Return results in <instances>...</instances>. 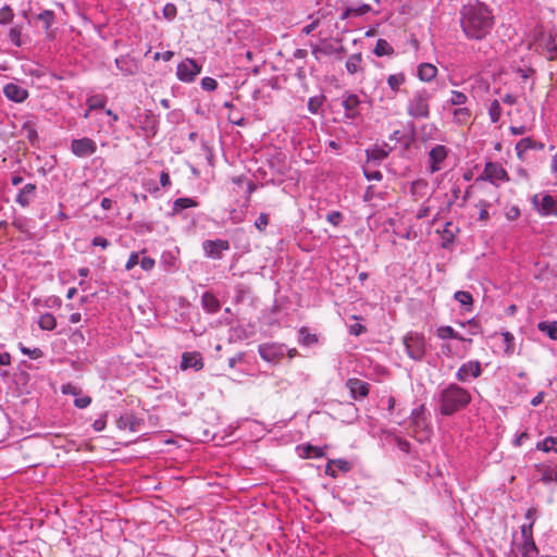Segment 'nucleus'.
I'll return each mask as SVG.
<instances>
[{
  "mask_svg": "<svg viewBox=\"0 0 557 557\" xmlns=\"http://www.w3.org/2000/svg\"><path fill=\"white\" fill-rule=\"evenodd\" d=\"M20 350L22 351V354L30 357L32 359H38L42 356L41 349H39V348L29 349V348L23 346V344H20Z\"/></svg>",
  "mask_w": 557,
  "mask_h": 557,
  "instance_id": "nucleus-53",
  "label": "nucleus"
},
{
  "mask_svg": "<svg viewBox=\"0 0 557 557\" xmlns=\"http://www.w3.org/2000/svg\"><path fill=\"white\" fill-rule=\"evenodd\" d=\"M476 206L481 208L480 213H479V220L480 221L488 220L490 214H488L487 209L491 206L490 202H487L486 200H480Z\"/></svg>",
  "mask_w": 557,
  "mask_h": 557,
  "instance_id": "nucleus-54",
  "label": "nucleus"
},
{
  "mask_svg": "<svg viewBox=\"0 0 557 557\" xmlns=\"http://www.w3.org/2000/svg\"><path fill=\"white\" fill-rule=\"evenodd\" d=\"M140 267L143 270L145 271H150L153 269L154 264H156V261L154 259L150 258V257H144L140 261Z\"/></svg>",
  "mask_w": 557,
  "mask_h": 557,
  "instance_id": "nucleus-62",
  "label": "nucleus"
},
{
  "mask_svg": "<svg viewBox=\"0 0 557 557\" xmlns=\"http://www.w3.org/2000/svg\"><path fill=\"white\" fill-rule=\"evenodd\" d=\"M38 325L41 330L52 331L57 326V320L52 313H44L40 315Z\"/></svg>",
  "mask_w": 557,
  "mask_h": 557,
  "instance_id": "nucleus-36",
  "label": "nucleus"
},
{
  "mask_svg": "<svg viewBox=\"0 0 557 557\" xmlns=\"http://www.w3.org/2000/svg\"><path fill=\"white\" fill-rule=\"evenodd\" d=\"M162 13L164 18H166L168 21H172L177 15V8L174 3H166L163 8Z\"/></svg>",
  "mask_w": 557,
  "mask_h": 557,
  "instance_id": "nucleus-50",
  "label": "nucleus"
},
{
  "mask_svg": "<svg viewBox=\"0 0 557 557\" xmlns=\"http://www.w3.org/2000/svg\"><path fill=\"white\" fill-rule=\"evenodd\" d=\"M488 181L494 186L498 187L500 183L509 182V175L503 165L498 162H486L482 174L476 181Z\"/></svg>",
  "mask_w": 557,
  "mask_h": 557,
  "instance_id": "nucleus-6",
  "label": "nucleus"
},
{
  "mask_svg": "<svg viewBox=\"0 0 557 557\" xmlns=\"http://www.w3.org/2000/svg\"><path fill=\"white\" fill-rule=\"evenodd\" d=\"M460 26L470 40H482L494 26L492 11L484 3L463 5L460 10Z\"/></svg>",
  "mask_w": 557,
  "mask_h": 557,
  "instance_id": "nucleus-1",
  "label": "nucleus"
},
{
  "mask_svg": "<svg viewBox=\"0 0 557 557\" xmlns=\"http://www.w3.org/2000/svg\"><path fill=\"white\" fill-rule=\"evenodd\" d=\"M448 150L443 145H436L429 152V158L431 161L430 172L435 173L441 170L440 164L446 159Z\"/></svg>",
  "mask_w": 557,
  "mask_h": 557,
  "instance_id": "nucleus-19",
  "label": "nucleus"
},
{
  "mask_svg": "<svg viewBox=\"0 0 557 557\" xmlns=\"http://www.w3.org/2000/svg\"><path fill=\"white\" fill-rule=\"evenodd\" d=\"M181 368L183 370L195 369L196 371L203 368V361L199 352H184L182 356Z\"/></svg>",
  "mask_w": 557,
  "mask_h": 557,
  "instance_id": "nucleus-20",
  "label": "nucleus"
},
{
  "mask_svg": "<svg viewBox=\"0 0 557 557\" xmlns=\"http://www.w3.org/2000/svg\"><path fill=\"white\" fill-rule=\"evenodd\" d=\"M326 221L334 226H338L344 221V215L339 211H330L326 214Z\"/></svg>",
  "mask_w": 557,
  "mask_h": 557,
  "instance_id": "nucleus-51",
  "label": "nucleus"
},
{
  "mask_svg": "<svg viewBox=\"0 0 557 557\" xmlns=\"http://www.w3.org/2000/svg\"><path fill=\"white\" fill-rule=\"evenodd\" d=\"M36 190H37V187L35 184H33V183L26 184L24 187H22L20 189V193L16 196V202L23 208L28 207L30 201L36 196Z\"/></svg>",
  "mask_w": 557,
  "mask_h": 557,
  "instance_id": "nucleus-21",
  "label": "nucleus"
},
{
  "mask_svg": "<svg viewBox=\"0 0 557 557\" xmlns=\"http://www.w3.org/2000/svg\"><path fill=\"white\" fill-rule=\"evenodd\" d=\"M405 81L406 77L403 73L392 74L387 77V85L394 92H397Z\"/></svg>",
  "mask_w": 557,
  "mask_h": 557,
  "instance_id": "nucleus-43",
  "label": "nucleus"
},
{
  "mask_svg": "<svg viewBox=\"0 0 557 557\" xmlns=\"http://www.w3.org/2000/svg\"><path fill=\"white\" fill-rule=\"evenodd\" d=\"M403 343L409 358L421 361L425 355V338L417 332H409L404 336Z\"/></svg>",
  "mask_w": 557,
  "mask_h": 557,
  "instance_id": "nucleus-4",
  "label": "nucleus"
},
{
  "mask_svg": "<svg viewBox=\"0 0 557 557\" xmlns=\"http://www.w3.org/2000/svg\"><path fill=\"white\" fill-rule=\"evenodd\" d=\"M533 525L532 523H524L521 525V535L523 540L533 539Z\"/></svg>",
  "mask_w": 557,
  "mask_h": 557,
  "instance_id": "nucleus-60",
  "label": "nucleus"
},
{
  "mask_svg": "<svg viewBox=\"0 0 557 557\" xmlns=\"http://www.w3.org/2000/svg\"><path fill=\"white\" fill-rule=\"evenodd\" d=\"M373 53L376 57L392 55L394 53V48L387 40L379 39L373 49Z\"/></svg>",
  "mask_w": 557,
  "mask_h": 557,
  "instance_id": "nucleus-29",
  "label": "nucleus"
},
{
  "mask_svg": "<svg viewBox=\"0 0 557 557\" xmlns=\"http://www.w3.org/2000/svg\"><path fill=\"white\" fill-rule=\"evenodd\" d=\"M144 424V420L134 413L126 412L121 414L116 420V426L120 430L128 429L132 432H138Z\"/></svg>",
  "mask_w": 557,
  "mask_h": 557,
  "instance_id": "nucleus-17",
  "label": "nucleus"
},
{
  "mask_svg": "<svg viewBox=\"0 0 557 557\" xmlns=\"http://www.w3.org/2000/svg\"><path fill=\"white\" fill-rule=\"evenodd\" d=\"M468 102V96L459 90H451V97L444 104L446 109L447 106H463Z\"/></svg>",
  "mask_w": 557,
  "mask_h": 557,
  "instance_id": "nucleus-39",
  "label": "nucleus"
},
{
  "mask_svg": "<svg viewBox=\"0 0 557 557\" xmlns=\"http://www.w3.org/2000/svg\"><path fill=\"white\" fill-rule=\"evenodd\" d=\"M364 176L368 181H381L383 178V174L377 170H363Z\"/></svg>",
  "mask_w": 557,
  "mask_h": 557,
  "instance_id": "nucleus-59",
  "label": "nucleus"
},
{
  "mask_svg": "<svg viewBox=\"0 0 557 557\" xmlns=\"http://www.w3.org/2000/svg\"><path fill=\"white\" fill-rule=\"evenodd\" d=\"M350 395L354 399L366 398L370 393V384L360 379L351 377L346 382Z\"/></svg>",
  "mask_w": 557,
  "mask_h": 557,
  "instance_id": "nucleus-18",
  "label": "nucleus"
},
{
  "mask_svg": "<svg viewBox=\"0 0 557 557\" xmlns=\"http://www.w3.org/2000/svg\"><path fill=\"white\" fill-rule=\"evenodd\" d=\"M532 205L542 216L557 215V200L548 194H536L532 197Z\"/></svg>",
  "mask_w": 557,
  "mask_h": 557,
  "instance_id": "nucleus-8",
  "label": "nucleus"
},
{
  "mask_svg": "<svg viewBox=\"0 0 557 557\" xmlns=\"http://www.w3.org/2000/svg\"><path fill=\"white\" fill-rule=\"evenodd\" d=\"M260 357L268 362H277L285 355L284 345L276 343L261 344L258 347Z\"/></svg>",
  "mask_w": 557,
  "mask_h": 557,
  "instance_id": "nucleus-12",
  "label": "nucleus"
},
{
  "mask_svg": "<svg viewBox=\"0 0 557 557\" xmlns=\"http://www.w3.org/2000/svg\"><path fill=\"white\" fill-rule=\"evenodd\" d=\"M90 403H91V398L89 396L77 397L74 400L75 407L81 408V409L88 407L90 405Z\"/></svg>",
  "mask_w": 557,
  "mask_h": 557,
  "instance_id": "nucleus-64",
  "label": "nucleus"
},
{
  "mask_svg": "<svg viewBox=\"0 0 557 557\" xmlns=\"http://www.w3.org/2000/svg\"><path fill=\"white\" fill-rule=\"evenodd\" d=\"M22 25H14L9 29L8 38L12 42V45L16 48H20L24 45L22 39Z\"/></svg>",
  "mask_w": 557,
  "mask_h": 557,
  "instance_id": "nucleus-31",
  "label": "nucleus"
},
{
  "mask_svg": "<svg viewBox=\"0 0 557 557\" xmlns=\"http://www.w3.org/2000/svg\"><path fill=\"white\" fill-rule=\"evenodd\" d=\"M331 463L336 467L337 471L347 473L352 469V463L345 459H331Z\"/></svg>",
  "mask_w": 557,
  "mask_h": 557,
  "instance_id": "nucleus-49",
  "label": "nucleus"
},
{
  "mask_svg": "<svg viewBox=\"0 0 557 557\" xmlns=\"http://www.w3.org/2000/svg\"><path fill=\"white\" fill-rule=\"evenodd\" d=\"M61 391L64 395L79 396L82 394V389L72 383L63 384Z\"/></svg>",
  "mask_w": 557,
  "mask_h": 557,
  "instance_id": "nucleus-52",
  "label": "nucleus"
},
{
  "mask_svg": "<svg viewBox=\"0 0 557 557\" xmlns=\"http://www.w3.org/2000/svg\"><path fill=\"white\" fill-rule=\"evenodd\" d=\"M4 96L16 103H22L28 98V90L16 83H8L3 87Z\"/></svg>",
  "mask_w": 557,
  "mask_h": 557,
  "instance_id": "nucleus-16",
  "label": "nucleus"
},
{
  "mask_svg": "<svg viewBox=\"0 0 557 557\" xmlns=\"http://www.w3.org/2000/svg\"><path fill=\"white\" fill-rule=\"evenodd\" d=\"M200 72L201 65H199L194 59H186L177 65L176 75L180 81L191 83Z\"/></svg>",
  "mask_w": 557,
  "mask_h": 557,
  "instance_id": "nucleus-9",
  "label": "nucleus"
},
{
  "mask_svg": "<svg viewBox=\"0 0 557 557\" xmlns=\"http://www.w3.org/2000/svg\"><path fill=\"white\" fill-rule=\"evenodd\" d=\"M482 373V367L481 363L478 360H471L466 363H462L457 373L456 379L459 382H468L470 377L476 379Z\"/></svg>",
  "mask_w": 557,
  "mask_h": 557,
  "instance_id": "nucleus-15",
  "label": "nucleus"
},
{
  "mask_svg": "<svg viewBox=\"0 0 557 557\" xmlns=\"http://www.w3.org/2000/svg\"><path fill=\"white\" fill-rule=\"evenodd\" d=\"M544 50L548 60L553 61L557 59V42L555 41V37L552 34H549L545 39Z\"/></svg>",
  "mask_w": 557,
  "mask_h": 557,
  "instance_id": "nucleus-33",
  "label": "nucleus"
},
{
  "mask_svg": "<svg viewBox=\"0 0 557 557\" xmlns=\"http://www.w3.org/2000/svg\"><path fill=\"white\" fill-rule=\"evenodd\" d=\"M537 329L545 333L550 339H557V322L542 321L537 324Z\"/></svg>",
  "mask_w": 557,
  "mask_h": 557,
  "instance_id": "nucleus-32",
  "label": "nucleus"
},
{
  "mask_svg": "<svg viewBox=\"0 0 557 557\" xmlns=\"http://www.w3.org/2000/svg\"><path fill=\"white\" fill-rule=\"evenodd\" d=\"M201 87L207 91H213L218 87V82L212 77H203L201 79Z\"/></svg>",
  "mask_w": 557,
  "mask_h": 557,
  "instance_id": "nucleus-56",
  "label": "nucleus"
},
{
  "mask_svg": "<svg viewBox=\"0 0 557 557\" xmlns=\"http://www.w3.org/2000/svg\"><path fill=\"white\" fill-rule=\"evenodd\" d=\"M454 298L460 305L468 307L467 310H470L473 305V297L469 292L458 290L455 293Z\"/></svg>",
  "mask_w": 557,
  "mask_h": 557,
  "instance_id": "nucleus-41",
  "label": "nucleus"
},
{
  "mask_svg": "<svg viewBox=\"0 0 557 557\" xmlns=\"http://www.w3.org/2000/svg\"><path fill=\"white\" fill-rule=\"evenodd\" d=\"M299 343L304 346H311L318 342V336L309 332V329L306 326L300 327L299 330Z\"/></svg>",
  "mask_w": 557,
  "mask_h": 557,
  "instance_id": "nucleus-37",
  "label": "nucleus"
},
{
  "mask_svg": "<svg viewBox=\"0 0 557 557\" xmlns=\"http://www.w3.org/2000/svg\"><path fill=\"white\" fill-rule=\"evenodd\" d=\"M235 300L239 302L245 299L246 295L249 293V288L243 284H239L235 287Z\"/></svg>",
  "mask_w": 557,
  "mask_h": 557,
  "instance_id": "nucleus-58",
  "label": "nucleus"
},
{
  "mask_svg": "<svg viewBox=\"0 0 557 557\" xmlns=\"http://www.w3.org/2000/svg\"><path fill=\"white\" fill-rule=\"evenodd\" d=\"M37 20L42 23L45 30L48 33L54 23L55 14L52 10H44L37 15Z\"/></svg>",
  "mask_w": 557,
  "mask_h": 557,
  "instance_id": "nucleus-38",
  "label": "nucleus"
},
{
  "mask_svg": "<svg viewBox=\"0 0 557 557\" xmlns=\"http://www.w3.org/2000/svg\"><path fill=\"white\" fill-rule=\"evenodd\" d=\"M372 10L369 4H361L358 8H352V16H362Z\"/></svg>",
  "mask_w": 557,
  "mask_h": 557,
  "instance_id": "nucleus-63",
  "label": "nucleus"
},
{
  "mask_svg": "<svg viewBox=\"0 0 557 557\" xmlns=\"http://www.w3.org/2000/svg\"><path fill=\"white\" fill-rule=\"evenodd\" d=\"M361 100L356 94H347L343 96L342 106L345 110V117L348 120H356L361 115L360 112Z\"/></svg>",
  "mask_w": 557,
  "mask_h": 557,
  "instance_id": "nucleus-14",
  "label": "nucleus"
},
{
  "mask_svg": "<svg viewBox=\"0 0 557 557\" xmlns=\"http://www.w3.org/2000/svg\"><path fill=\"white\" fill-rule=\"evenodd\" d=\"M520 552L522 557H536L539 555V549L533 539L523 540Z\"/></svg>",
  "mask_w": 557,
  "mask_h": 557,
  "instance_id": "nucleus-28",
  "label": "nucleus"
},
{
  "mask_svg": "<svg viewBox=\"0 0 557 557\" xmlns=\"http://www.w3.org/2000/svg\"><path fill=\"white\" fill-rule=\"evenodd\" d=\"M198 201L194 198H177L173 202V212L172 214H177L178 212L188 209L198 207Z\"/></svg>",
  "mask_w": 557,
  "mask_h": 557,
  "instance_id": "nucleus-27",
  "label": "nucleus"
},
{
  "mask_svg": "<svg viewBox=\"0 0 557 557\" xmlns=\"http://www.w3.org/2000/svg\"><path fill=\"white\" fill-rule=\"evenodd\" d=\"M432 94L426 89L417 90L407 103V114L413 119L430 117V101Z\"/></svg>",
  "mask_w": 557,
  "mask_h": 557,
  "instance_id": "nucleus-3",
  "label": "nucleus"
},
{
  "mask_svg": "<svg viewBox=\"0 0 557 557\" xmlns=\"http://www.w3.org/2000/svg\"><path fill=\"white\" fill-rule=\"evenodd\" d=\"M70 149L72 153L78 158H87L97 151V144L89 137L73 139Z\"/></svg>",
  "mask_w": 557,
  "mask_h": 557,
  "instance_id": "nucleus-10",
  "label": "nucleus"
},
{
  "mask_svg": "<svg viewBox=\"0 0 557 557\" xmlns=\"http://www.w3.org/2000/svg\"><path fill=\"white\" fill-rule=\"evenodd\" d=\"M500 335L505 344L504 354L511 356L515 352V336L508 331L502 332Z\"/></svg>",
  "mask_w": 557,
  "mask_h": 557,
  "instance_id": "nucleus-42",
  "label": "nucleus"
},
{
  "mask_svg": "<svg viewBox=\"0 0 557 557\" xmlns=\"http://www.w3.org/2000/svg\"><path fill=\"white\" fill-rule=\"evenodd\" d=\"M471 394L468 389L456 383H450L438 394V410L442 416H453L467 408L471 403Z\"/></svg>",
  "mask_w": 557,
  "mask_h": 557,
  "instance_id": "nucleus-2",
  "label": "nucleus"
},
{
  "mask_svg": "<svg viewBox=\"0 0 557 557\" xmlns=\"http://www.w3.org/2000/svg\"><path fill=\"white\" fill-rule=\"evenodd\" d=\"M535 469L541 474L540 481L544 484H548L550 482L557 483V465L555 467H549L540 463L535 466Z\"/></svg>",
  "mask_w": 557,
  "mask_h": 557,
  "instance_id": "nucleus-23",
  "label": "nucleus"
},
{
  "mask_svg": "<svg viewBox=\"0 0 557 557\" xmlns=\"http://www.w3.org/2000/svg\"><path fill=\"white\" fill-rule=\"evenodd\" d=\"M437 336L442 339L454 338L458 341H466L458 332H456L451 326H441L437 329Z\"/></svg>",
  "mask_w": 557,
  "mask_h": 557,
  "instance_id": "nucleus-40",
  "label": "nucleus"
},
{
  "mask_svg": "<svg viewBox=\"0 0 557 557\" xmlns=\"http://www.w3.org/2000/svg\"><path fill=\"white\" fill-rule=\"evenodd\" d=\"M471 117V110L467 107L456 108L453 111V119L455 123L466 124Z\"/></svg>",
  "mask_w": 557,
  "mask_h": 557,
  "instance_id": "nucleus-35",
  "label": "nucleus"
},
{
  "mask_svg": "<svg viewBox=\"0 0 557 557\" xmlns=\"http://www.w3.org/2000/svg\"><path fill=\"white\" fill-rule=\"evenodd\" d=\"M201 305L209 313H216L221 308L219 299L210 292L203 293L201 296Z\"/></svg>",
  "mask_w": 557,
  "mask_h": 557,
  "instance_id": "nucleus-25",
  "label": "nucleus"
},
{
  "mask_svg": "<svg viewBox=\"0 0 557 557\" xmlns=\"http://www.w3.org/2000/svg\"><path fill=\"white\" fill-rule=\"evenodd\" d=\"M368 161L380 163L388 157V151L381 147L367 150Z\"/></svg>",
  "mask_w": 557,
  "mask_h": 557,
  "instance_id": "nucleus-34",
  "label": "nucleus"
},
{
  "mask_svg": "<svg viewBox=\"0 0 557 557\" xmlns=\"http://www.w3.org/2000/svg\"><path fill=\"white\" fill-rule=\"evenodd\" d=\"M312 53L314 55L323 54V55H335L337 60H342L346 54V49L344 46L339 45V40L336 41H322L321 46H317L312 49Z\"/></svg>",
  "mask_w": 557,
  "mask_h": 557,
  "instance_id": "nucleus-13",
  "label": "nucleus"
},
{
  "mask_svg": "<svg viewBox=\"0 0 557 557\" xmlns=\"http://www.w3.org/2000/svg\"><path fill=\"white\" fill-rule=\"evenodd\" d=\"M428 182L425 180H417L411 183L410 191L412 196H423L426 188H428Z\"/></svg>",
  "mask_w": 557,
  "mask_h": 557,
  "instance_id": "nucleus-46",
  "label": "nucleus"
},
{
  "mask_svg": "<svg viewBox=\"0 0 557 557\" xmlns=\"http://www.w3.org/2000/svg\"><path fill=\"white\" fill-rule=\"evenodd\" d=\"M305 458H321L325 455L324 448L313 445H306L302 447Z\"/></svg>",
  "mask_w": 557,
  "mask_h": 557,
  "instance_id": "nucleus-44",
  "label": "nucleus"
},
{
  "mask_svg": "<svg viewBox=\"0 0 557 557\" xmlns=\"http://www.w3.org/2000/svg\"><path fill=\"white\" fill-rule=\"evenodd\" d=\"M23 129L26 133V138L30 141L33 146H38L39 144V136L37 131L30 126L29 124H25Z\"/></svg>",
  "mask_w": 557,
  "mask_h": 557,
  "instance_id": "nucleus-48",
  "label": "nucleus"
},
{
  "mask_svg": "<svg viewBox=\"0 0 557 557\" xmlns=\"http://www.w3.org/2000/svg\"><path fill=\"white\" fill-rule=\"evenodd\" d=\"M322 106V100L318 97H312L308 101V109L311 113L317 114Z\"/></svg>",
  "mask_w": 557,
  "mask_h": 557,
  "instance_id": "nucleus-57",
  "label": "nucleus"
},
{
  "mask_svg": "<svg viewBox=\"0 0 557 557\" xmlns=\"http://www.w3.org/2000/svg\"><path fill=\"white\" fill-rule=\"evenodd\" d=\"M530 149L542 150L544 149V144L535 141L530 137H524L516 145L517 156L521 160L523 159V153Z\"/></svg>",
  "mask_w": 557,
  "mask_h": 557,
  "instance_id": "nucleus-22",
  "label": "nucleus"
},
{
  "mask_svg": "<svg viewBox=\"0 0 557 557\" xmlns=\"http://www.w3.org/2000/svg\"><path fill=\"white\" fill-rule=\"evenodd\" d=\"M411 418L416 440L421 443L429 440L431 435V428L428 425L426 418L424 416V405L412 410Z\"/></svg>",
  "mask_w": 557,
  "mask_h": 557,
  "instance_id": "nucleus-7",
  "label": "nucleus"
},
{
  "mask_svg": "<svg viewBox=\"0 0 557 557\" xmlns=\"http://www.w3.org/2000/svg\"><path fill=\"white\" fill-rule=\"evenodd\" d=\"M14 11L9 4H4L0 9V25H8L14 20Z\"/></svg>",
  "mask_w": 557,
  "mask_h": 557,
  "instance_id": "nucleus-45",
  "label": "nucleus"
},
{
  "mask_svg": "<svg viewBox=\"0 0 557 557\" xmlns=\"http://www.w3.org/2000/svg\"><path fill=\"white\" fill-rule=\"evenodd\" d=\"M139 263V255L138 252H132L129 255V258L125 264V269L127 271L132 270L135 265H137Z\"/></svg>",
  "mask_w": 557,
  "mask_h": 557,
  "instance_id": "nucleus-61",
  "label": "nucleus"
},
{
  "mask_svg": "<svg viewBox=\"0 0 557 557\" xmlns=\"http://www.w3.org/2000/svg\"><path fill=\"white\" fill-rule=\"evenodd\" d=\"M536 449L544 453H557V436H547L536 444Z\"/></svg>",
  "mask_w": 557,
  "mask_h": 557,
  "instance_id": "nucleus-30",
  "label": "nucleus"
},
{
  "mask_svg": "<svg viewBox=\"0 0 557 557\" xmlns=\"http://www.w3.org/2000/svg\"><path fill=\"white\" fill-rule=\"evenodd\" d=\"M231 245L226 239H207L202 243V250L206 257L220 260L223 257V251L230 250Z\"/></svg>",
  "mask_w": 557,
  "mask_h": 557,
  "instance_id": "nucleus-11",
  "label": "nucleus"
},
{
  "mask_svg": "<svg viewBox=\"0 0 557 557\" xmlns=\"http://www.w3.org/2000/svg\"><path fill=\"white\" fill-rule=\"evenodd\" d=\"M135 123L146 138H153L158 133V116L150 110L139 111L135 116Z\"/></svg>",
  "mask_w": 557,
  "mask_h": 557,
  "instance_id": "nucleus-5",
  "label": "nucleus"
},
{
  "mask_svg": "<svg viewBox=\"0 0 557 557\" xmlns=\"http://www.w3.org/2000/svg\"><path fill=\"white\" fill-rule=\"evenodd\" d=\"M488 114L493 123H497L502 116V107L498 100H493L490 108Z\"/></svg>",
  "mask_w": 557,
  "mask_h": 557,
  "instance_id": "nucleus-47",
  "label": "nucleus"
},
{
  "mask_svg": "<svg viewBox=\"0 0 557 557\" xmlns=\"http://www.w3.org/2000/svg\"><path fill=\"white\" fill-rule=\"evenodd\" d=\"M437 74V69L431 63H423L418 67V77L423 82L432 81Z\"/></svg>",
  "mask_w": 557,
  "mask_h": 557,
  "instance_id": "nucleus-26",
  "label": "nucleus"
},
{
  "mask_svg": "<svg viewBox=\"0 0 557 557\" xmlns=\"http://www.w3.org/2000/svg\"><path fill=\"white\" fill-rule=\"evenodd\" d=\"M270 221L268 213H260L258 219L255 221V226L260 231H264Z\"/></svg>",
  "mask_w": 557,
  "mask_h": 557,
  "instance_id": "nucleus-55",
  "label": "nucleus"
},
{
  "mask_svg": "<svg viewBox=\"0 0 557 557\" xmlns=\"http://www.w3.org/2000/svg\"><path fill=\"white\" fill-rule=\"evenodd\" d=\"M362 54L360 52L351 54L346 61V70L350 75H355L357 73H363L364 69L362 66Z\"/></svg>",
  "mask_w": 557,
  "mask_h": 557,
  "instance_id": "nucleus-24",
  "label": "nucleus"
}]
</instances>
